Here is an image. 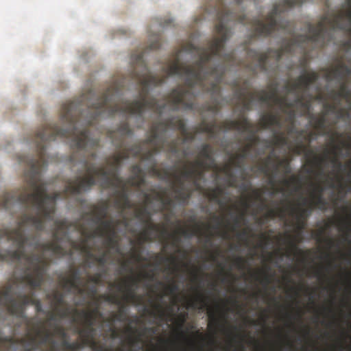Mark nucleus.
I'll return each instance as SVG.
<instances>
[{
	"mask_svg": "<svg viewBox=\"0 0 351 351\" xmlns=\"http://www.w3.org/2000/svg\"><path fill=\"white\" fill-rule=\"evenodd\" d=\"M224 40L215 38L208 41L206 47H197L188 43L182 50L195 52L199 59L188 65L180 62L179 51L169 64L164 66L163 75L152 74L143 60L147 50H156L161 45L158 36L149 45L145 51L134 52L131 55V63L134 67V75L141 87L139 99L133 101H125L120 103V94L123 82H115L107 88L101 96H96L93 91L82 95L75 101L65 103L60 111L62 127L57 124H46L38 129L32 138V143L40 152L41 147L46 151V143L55 141L56 138H69L71 147L74 150L70 160L73 164L78 162L86 171L84 176H76L74 179L67 181L65 193L79 195L88 191L97 184L100 178L99 185L103 189L114 188L115 206L121 211L134 208V203L130 199V183L127 179L120 177L119 170L123 160L130 156H140L142 162L147 163V169L154 175L150 169V162L144 160L143 156L147 149L143 141L135 143L130 147L124 146L123 142H115V146L121 151L107 158V165L97 167L92 160L97 158V148L99 140L90 136L88 125L95 123L101 117H109L121 113L134 115L144 121L143 114L146 110L162 114L167 105L178 109L192 110L196 93L194 88L198 87L201 92H206L213 96L221 93L220 84L225 73L224 66L209 65L210 61L217 55Z\"/></svg>",
	"mask_w": 351,
	"mask_h": 351,
	"instance_id": "f257e3e1",
	"label": "nucleus"
},
{
	"mask_svg": "<svg viewBox=\"0 0 351 351\" xmlns=\"http://www.w3.org/2000/svg\"><path fill=\"white\" fill-rule=\"evenodd\" d=\"M15 204L23 207L24 210L19 217L16 228L0 229V261L22 265L23 275L21 282L29 286L31 291L27 294L18 293L15 298L12 287L8 285L0 291V306L6 307L10 315L26 322L25 311L27 304H33L38 313L43 311L42 302L35 298L34 290L40 288L51 261L46 252H51L53 256H64L66 252L56 242L41 243L36 234L25 232L26 227L41 232L43 215L52 219L49 210L42 204L40 193L23 197H20L17 191L5 193L0 200V206L5 210H10Z\"/></svg>",
	"mask_w": 351,
	"mask_h": 351,
	"instance_id": "f03ea898",
	"label": "nucleus"
},
{
	"mask_svg": "<svg viewBox=\"0 0 351 351\" xmlns=\"http://www.w3.org/2000/svg\"><path fill=\"white\" fill-rule=\"evenodd\" d=\"M19 161L22 162V164L26 165L28 169L25 172L26 186L22 189L21 191H17L19 196L23 197L26 196V195L40 193L43 206L49 210L52 215L51 219L47 218L45 215L42 217L43 230L45 229V221H52L54 226L51 242H56L62 248L63 247L61 243L69 242L72 248L79 250L85 254L86 262L88 266L90 267V265L88 263L89 260L96 262L97 255L92 252L91 247L87 244L89 239L86 237H84L81 243L73 241V240L70 239L68 232L71 226L70 222L66 219H54L56 200L58 199H66L69 197H74L75 195H70V194L66 193L65 188L62 192H56L52 194L47 193L46 184L43 182L40 175L43 167L47 165L46 154H44V147H41L40 152H37L36 158L23 156L19 158ZM64 249L66 252L65 256L72 254L71 249H69V250L64 247Z\"/></svg>",
	"mask_w": 351,
	"mask_h": 351,
	"instance_id": "7ed1b4c3",
	"label": "nucleus"
},
{
	"mask_svg": "<svg viewBox=\"0 0 351 351\" xmlns=\"http://www.w3.org/2000/svg\"><path fill=\"white\" fill-rule=\"evenodd\" d=\"M169 129H177L184 136L183 141H192L197 134L208 133L213 137L220 130V123L217 124L216 121L208 123L203 120L194 128L193 132H189L186 127L185 121L180 117H171L165 121L154 123L150 128V134L144 143L149 147L146 148V152L143 155V160H148L150 164V169L154 176L158 178L167 179L170 173L167 169H159L154 158V155L161 151H166L173 155H178L180 152L179 138H175L171 141H167L165 135Z\"/></svg>",
	"mask_w": 351,
	"mask_h": 351,
	"instance_id": "20e7f679",
	"label": "nucleus"
},
{
	"mask_svg": "<svg viewBox=\"0 0 351 351\" xmlns=\"http://www.w3.org/2000/svg\"><path fill=\"white\" fill-rule=\"evenodd\" d=\"M143 195L145 197L142 204L138 206H134V215L137 219L145 225L144 229L138 234V243L143 245L145 243L152 242L155 239L159 237L163 243V247H167L169 244L174 247H178L180 242V235L191 238L193 235L201 233L199 228L192 230L182 228L180 221H177L178 228L176 232L170 234L165 225H159L153 223L152 219V213L148 206L154 199V195L144 192Z\"/></svg>",
	"mask_w": 351,
	"mask_h": 351,
	"instance_id": "39448f33",
	"label": "nucleus"
},
{
	"mask_svg": "<svg viewBox=\"0 0 351 351\" xmlns=\"http://www.w3.org/2000/svg\"><path fill=\"white\" fill-rule=\"evenodd\" d=\"M311 121L315 129L317 130L321 135H327L330 137V141L333 143V149L332 154L333 156L330 158V152L328 149L325 150V155L323 156H315L313 160H310L309 162L311 165V168L306 169L308 173H313V165H317L319 167V170L317 171L318 175H324V171L321 169L322 165L330 160L331 163L336 166L338 169H341L343 167L341 162L338 160V152H341L343 147L347 148L348 150L351 148V138L348 136L350 141L346 142L341 141L339 144L335 143L338 138L343 137L342 133L337 132H332L329 129L327 120V112H324L321 115L316 117L314 114L311 116Z\"/></svg>",
	"mask_w": 351,
	"mask_h": 351,
	"instance_id": "423d86ee",
	"label": "nucleus"
},
{
	"mask_svg": "<svg viewBox=\"0 0 351 351\" xmlns=\"http://www.w3.org/2000/svg\"><path fill=\"white\" fill-rule=\"evenodd\" d=\"M214 165L213 148L209 143H204L200 147L197 159L183 166L182 175L191 180L196 190H201V180L206 171L213 169Z\"/></svg>",
	"mask_w": 351,
	"mask_h": 351,
	"instance_id": "0eeeda50",
	"label": "nucleus"
},
{
	"mask_svg": "<svg viewBox=\"0 0 351 351\" xmlns=\"http://www.w3.org/2000/svg\"><path fill=\"white\" fill-rule=\"evenodd\" d=\"M325 71V78L330 82L337 80L340 86L337 92H334L336 95L341 96L346 101H351V90L348 86L349 77L351 75V67L345 63L340 62L333 69H323Z\"/></svg>",
	"mask_w": 351,
	"mask_h": 351,
	"instance_id": "6e6552de",
	"label": "nucleus"
},
{
	"mask_svg": "<svg viewBox=\"0 0 351 351\" xmlns=\"http://www.w3.org/2000/svg\"><path fill=\"white\" fill-rule=\"evenodd\" d=\"M259 129L256 127V124L251 123L245 115L242 116L241 119L224 120L220 123L221 130H236L240 131V132H247L248 135L246 136V141L247 143H252V147L261 141V138L256 134Z\"/></svg>",
	"mask_w": 351,
	"mask_h": 351,
	"instance_id": "1a4fd4ad",
	"label": "nucleus"
},
{
	"mask_svg": "<svg viewBox=\"0 0 351 351\" xmlns=\"http://www.w3.org/2000/svg\"><path fill=\"white\" fill-rule=\"evenodd\" d=\"M154 275L149 273H143L138 276H130L123 280L122 284H112L120 292L124 293L123 300L125 303L136 304L138 296L135 289L138 288L142 279L154 280Z\"/></svg>",
	"mask_w": 351,
	"mask_h": 351,
	"instance_id": "9d476101",
	"label": "nucleus"
},
{
	"mask_svg": "<svg viewBox=\"0 0 351 351\" xmlns=\"http://www.w3.org/2000/svg\"><path fill=\"white\" fill-rule=\"evenodd\" d=\"M271 160L272 158L271 156H267L265 159L263 160L262 165H259L258 169L263 174L267 176L269 184L273 187H275L277 183L276 176L279 169H282V171L285 176L291 174L292 170L291 168V160L288 159V158H283L281 160H278V164L275 165L274 167V170L271 171L269 165L271 164Z\"/></svg>",
	"mask_w": 351,
	"mask_h": 351,
	"instance_id": "9b49d317",
	"label": "nucleus"
},
{
	"mask_svg": "<svg viewBox=\"0 0 351 351\" xmlns=\"http://www.w3.org/2000/svg\"><path fill=\"white\" fill-rule=\"evenodd\" d=\"M125 222V220H113L106 219L102 220L97 228L93 230H90L85 228L84 225L80 226V230L83 236H86L88 239H94L97 237L104 238L105 236L113 232L116 230V226L120 225Z\"/></svg>",
	"mask_w": 351,
	"mask_h": 351,
	"instance_id": "f8f14e48",
	"label": "nucleus"
},
{
	"mask_svg": "<svg viewBox=\"0 0 351 351\" xmlns=\"http://www.w3.org/2000/svg\"><path fill=\"white\" fill-rule=\"evenodd\" d=\"M269 91L262 90L258 91V101L264 103H273L278 107L289 108L292 106L289 101L287 95L278 96V83L272 82L269 85Z\"/></svg>",
	"mask_w": 351,
	"mask_h": 351,
	"instance_id": "ddd939ff",
	"label": "nucleus"
},
{
	"mask_svg": "<svg viewBox=\"0 0 351 351\" xmlns=\"http://www.w3.org/2000/svg\"><path fill=\"white\" fill-rule=\"evenodd\" d=\"M173 176L177 182V184H173L172 186L173 191L175 193L174 199L176 201L180 202L182 205H186L189 201L193 192L190 189H186L182 179L186 180H190V179H186L183 177L182 170L180 174L178 173H173Z\"/></svg>",
	"mask_w": 351,
	"mask_h": 351,
	"instance_id": "4468645a",
	"label": "nucleus"
},
{
	"mask_svg": "<svg viewBox=\"0 0 351 351\" xmlns=\"http://www.w3.org/2000/svg\"><path fill=\"white\" fill-rule=\"evenodd\" d=\"M290 213L295 217V228L298 233H302L306 226V221L314 210L313 206L308 205L307 207L290 206Z\"/></svg>",
	"mask_w": 351,
	"mask_h": 351,
	"instance_id": "2eb2a0df",
	"label": "nucleus"
},
{
	"mask_svg": "<svg viewBox=\"0 0 351 351\" xmlns=\"http://www.w3.org/2000/svg\"><path fill=\"white\" fill-rule=\"evenodd\" d=\"M258 92H249L247 87L240 88L236 89L234 95L237 97L238 105L243 106V109L241 112L240 119L242 116L245 115V111L251 110L253 101L256 99L258 100Z\"/></svg>",
	"mask_w": 351,
	"mask_h": 351,
	"instance_id": "dca6fc26",
	"label": "nucleus"
},
{
	"mask_svg": "<svg viewBox=\"0 0 351 351\" xmlns=\"http://www.w3.org/2000/svg\"><path fill=\"white\" fill-rule=\"evenodd\" d=\"M46 298L51 302L57 315L60 317L69 316V308L62 307L65 304V295L63 293L58 289H54L51 293H47Z\"/></svg>",
	"mask_w": 351,
	"mask_h": 351,
	"instance_id": "f3484780",
	"label": "nucleus"
},
{
	"mask_svg": "<svg viewBox=\"0 0 351 351\" xmlns=\"http://www.w3.org/2000/svg\"><path fill=\"white\" fill-rule=\"evenodd\" d=\"M79 335L82 338V344L89 346L94 351H108L105 349L102 345H99L95 341L96 329L90 328L88 326H84L79 331Z\"/></svg>",
	"mask_w": 351,
	"mask_h": 351,
	"instance_id": "a211bd4d",
	"label": "nucleus"
},
{
	"mask_svg": "<svg viewBox=\"0 0 351 351\" xmlns=\"http://www.w3.org/2000/svg\"><path fill=\"white\" fill-rule=\"evenodd\" d=\"M261 129H269L272 132L275 129H282L283 123L281 115L278 112H269L261 117L259 123Z\"/></svg>",
	"mask_w": 351,
	"mask_h": 351,
	"instance_id": "6ab92c4d",
	"label": "nucleus"
},
{
	"mask_svg": "<svg viewBox=\"0 0 351 351\" xmlns=\"http://www.w3.org/2000/svg\"><path fill=\"white\" fill-rule=\"evenodd\" d=\"M310 87L305 73L299 75L293 82H287L285 86L287 93H304L305 95Z\"/></svg>",
	"mask_w": 351,
	"mask_h": 351,
	"instance_id": "aec40b11",
	"label": "nucleus"
},
{
	"mask_svg": "<svg viewBox=\"0 0 351 351\" xmlns=\"http://www.w3.org/2000/svg\"><path fill=\"white\" fill-rule=\"evenodd\" d=\"M100 298H103L104 301L117 304L120 308L117 313L114 315V319L119 322H123L126 319V313L124 310V303L119 298L117 294H103L100 295Z\"/></svg>",
	"mask_w": 351,
	"mask_h": 351,
	"instance_id": "412c9836",
	"label": "nucleus"
},
{
	"mask_svg": "<svg viewBox=\"0 0 351 351\" xmlns=\"http://www.w3.org/2000/svg\"><path fill=\"white\" fill-rule=\"evenodd\" d=\"M131 176L127 178L130 186L140 189L145 182V173L139 164L134 165L130 168Z\"/></svg>",
	"mask_w": 351,
	"mask_h": 351,
	"instance_id": "4be33fe9",
	"label": "nucleus"
},
{
	"mask_svg": "<svg viewBox=\"0 0 351 351\" xmlns=\"http://www.w3.org/2000/svg\"><path fill=\"white\" fill-rule=\"evenodd\" d=\"M295 98L293 101L295 103V106H299L302 110V115L303 116H308L311 119V101L313 100V96L311 95H308V99L304 93H298V95H294Z\"/></svg>",
	"mask_w": 351,
	"mask_h": 351,
	"instance_id": "5701e85b",
	"label": "nucleus"
},
{
	"mask_svg": "<svg viewBox=\"0 0 351 351\" xmlns=\"http://www.w3.org/2000/svg\"><path fill=\"white\" fill-rule=\"evenodd\" d=\"M309 205L310 206L317 208L321 210H326L328 203L325 200L323 194H314L311 193V199L308 202L306 197H302V206H306Z\"/></svg>",
	"mask_w": 351,
	"mask_h": 351,
	"instance_id": "b1692460",
	"label": "nucleus"
},
{
	"mask_svg": "<svg viewBox=\"0 0 351 351\" xmlns=\"http://www.w3.org/2000/svg\"><path fill=\"white\" fill-rule=\"evenodd\" d=\"M108 213V202H103L99 205L95 206L94 210L88 213V215H91V221L98 225L101 223L102 220L106 219Z\"/></svg>",
	"mask_w": 351,
	"mask_h": 351,
	"instance_id": "393cba45",
	"label": "nucleus"
},
{
	"mask_svg": "<svg viewBox=\"0 0 351 351\" xmlns=\"http://www.w3.org/2000/svg\"><path fill=\"white\" fill-rule=\"evenodd\" d=\"M280 182L284 185V187L276 188V192L285 193L286 188L290 187L291 185H295V191H298L301 187L302 179L300 176L292 175L289 179L282 178Z\"/></svg>",
	"mask_w": 351,
	"mask_h": 351,
	"instance_id": "a878e982",
	"label": "nucleus"
},
{
	"mask_svg": "<svg viewBox=\"0 0 351 351\" xmlns=\"http://www.w3.org/2000/svg\"><path fill=\"white\" fill-rule=\"evenodd\" d=\"M252 149V143H246L241 148L240 152L235 154L232 157V165L238 167H241L243 164L245 158H247L251 150Z\"/></svg>",
	"mask_w": 351,
	"mask_h": 351,
	"instance_id": "bb28decb",
	"label": "nucleus"
},
{
	"mask_svg": "<svg viewBox=\"0 0 351 351\" xmlns=\"http://www.w3.org/2000/svg\"><path fill=\"white\" fill-rule=\"evenodd\" d=\"M154 192V199H157L160 201L162 204V210H170L171 206L173 205V200L169 194L167 193V189H165L162 192Z\"/></svg>",
	"mask_w": 351,
	"mask_h": 351,
	"instance_id": "cd10ccee",
	"label": "nucleus"
},
{
	"mask_svg": "<svg viewBox=\"0 0 351 351\" xmlns=\"http://www.w3.org/2000/svg\"><path fill=\"white\" fill-rule=\"evenodd\" d=\"M223 193V189L218 186L208 189L206 195L209 199V201L216 202L220 206H224L225 202L221 198Z\"/></svg>",
	"mask_w": 351,
	"mask_h": 351,
	"instance_id": "c85d7f7f",
	"label": "nucleus"
},
{
	"mask_svg": "<svg viewBox=\"0 0 351 351\" xmlns=\"http://www.w3.org/2000/svg\"><path fill=\"white\" fill-rule=\"evenodd\" d=\"M274 138L272 141L263 140V142L269 143L268 147H271V145L274 146H285L288 143V138L281 129L274 130Z\"/></svg>",
	"mask_w": 351,
	"mask_h": 351,
	"instance_id": "c756f323",
	"label": "nucleus"
},
{
	"mask_svg": "<svg viewBox=\"0 0 351 351\" xmlns=\"http://www.w3.org/2000/svg\"><path fill=\"white\" fill-rule=\"evenodd\" d=\"M104 238L106 239L104 244L109 252L110 250H113L117 252H120L119 240L116 230L106 235Z\"/></svg>",
	"mask_w": 351,
	"mask_h": 351,
	"instance_id": "7c9ffc66",
	"label": "nucleus"
},
{
	"mask_svg": "<svg viewBox=\"0 0 351 351\" xmlns=\"http://www.w3.org/2000/svg\"><path fill=\"white\" fill-rule=\"evenodd\" d=\"M73 312L74 315H78L83 318L84 326L90 327V328H95L94 325L95 322V317L93 313H88V311H77L75 308Z\"/></svg>",
	"mask_w": 351,
	"mask_h": 351,
	"instance_id": "2f4dec72",
	"label": "nucleus"
},
{
	"mask_svg": "<svg viewBox=\"0 0 351 351\" xmlns=\"http://www.w3.org/2000/svg\"><path fill=\"white\" fill-rule=\"evenodd\" d=\"M285 240L287 241L288 243L290 245V250L287 252V256H290L291 254H294L295 252H298L302 255L303 260H305L307 253H309L310 251L304 252L298 249V243L296 242L295 238L291 237L290 234H286Z\"/></svg>",
	"mask_w": 351,
	"mask_h": 351,
	"instance_id": "473e14b6",
	"label": "nucleus"
},
{
	"mask_svg": "<svg viewBox=\"0 0 351 351\" xmlns=\"http://www.w3.org/2000/svg\"><path fill=\"white\" fill-rule=\"evenodd\" d=\"M190 306L195 308L203 309L208 307V298L204 294L199 293L197 295L195 299L190 302Z\"/></svg>",
	"mask_w": 351,
	"mask_h": 351,
	"instance_id": "72a5a7b5",
	"label": "nucleus"
},
{
	"mask_svg": "<svg viewBox=\"0 0 351 351\" xmlns=\"http://www.w3.org/2000/svg\"><path fill=\"white\" fill-rule=\"evenodd\" d=\"M155 259L157 261V265H161L162 263H171L173 265V271H178V259L174 256H171L169 257L163 256L161 254H156L155 255Z\"/></svg>",
	"mask_w": 351,
	"mask_h": 351,
	"instance_id": "f704fd0d",
	"label": "nucleus"
},
{
	"mask_svg": "<svg viewBox=\"0 0 351 351\" xmlns=\"http://www.w3.org/2000/svg\"><path fill=\"white\" fill-rule=\"evenodd\" d=\"M292 106L289 107L288 108H284V107H279L280 110H281L282 113L286 114V121L288 124L294 123L295 121V111L293 108L295 106V103L293 101H290Z\"/></svg>",
	"mask_w": 351,
	"mask_h": 351,
	"instance_id": "c9c22d12",
	"label": "nucleus"
},
{
	"mask_svg": "<svg viewBox=\"0 0 351 351\" xmlns=\"http://www.w3.org/2000/svg\"><path fill=\"white\" fill-rule=\"evenodd\" d=\"M69 286L70 288L75 289L80 294H84L86 293V289L84 288L81 287L80 283L76 282L75 280H72V278H64V285L63 287H67Z\"/></svg>",
	"mask_w": 351,
	"mask_h": 351,
	"instance_id": "e433bc0d",
	"label": "nucleus"
},
{
	"mask_svg": "<svg viewBox=\"0 0 351 351\" xmlns=\"http://www.w3.org/2000/svg\"><path fill=\"white\" fill-rule=\"evenodd\" d=\"M208 328L216 329L217 327L221 326V319L219 317H217L215 312L210 308L208 311Z\"/></svg>",
	"mask_w": 351,
	"mask_h": 351,
	"instance_id": "4c0bfd02",
	"label": "nucleus"
},
{
	"mask_svg": "<svg viewBox=\"0 0 351 351\" xmlns=\"http://www.w3.org/2000/svg\"><path fill=\"white\" fill-rule=\"evenodd\" d=\"M110 253L108 250L103 251L99 255H96V263L100 266H104L110 260Z\"/></svg>",
	"mask_w": 351,
	"mask_h": 351,
	"instance_id": "58836bf2",
	"label": "nucleus"
},
{
	"mask_svg": "<svg viewBox=\"0 0 351 351\" xmlns=\"http://www.w3.org/2000/svg\"><path fill=\"white\" fill-rule=\"evenodd\" d=\"M118 132L122 138L125 136H131L132 135V130L127 123H124L121 125L118 129Z\"/></svg>",
	"mask_w": 351,
	"mask_h": 351,
	"instance_id": "ea45409f",
	"label": "nucleus"
},
{
	"mask_svg": "<svg viewBox=\"0 0 351 351\" xmlns=\"http://www.w3.org/2000/svg\"><path fill=\"white\" fill-rule=\"evenodd\" d=\"M287 130V133L289 134H296L298 135V136H303V135H304L306 133L305 130H303V129L298 130L295 127V123L288 124Z\"/></svg>",
	"mask_w": 351,
	"mask_h": 351,
	"instance_id": "a19ab883",
	"label": "nucleus"
},
{
	"mask_svg": "<svg viewBox=\"0 0 351 351\" xmlns=\"http://www.w3.org/2000/svg\"><path fill=\"white\" fill-rule=\"evenodd\" d=\"M285 212H286V209H285V208H282L281 209H280L278 210H276L274 209H270L267 212L266 217H271V219H273V217L279 216L282 219H283V217H285Z\"/></svg>",
	"mask_w": 351,
	"mask_h": 351,
	"instance_id": "79ce46f5",
	"label": "nucleus"
},
{
	"mask_svg": "<svg viewBox=\"0 0 351 351\" xmlns=\"http://www.w3.org/2000/svg\"><path fill=\"white\" fill-rule=\"evenodd\" d=\"M324 112H326L327 115L330 113L337 114L338 104L337 103H325L324 105Z\"/></svg>",
	"mask_w": 351,
	"mask_h": 351,
	"instance_id": "37998d69",
	"label": "nucleus"
},
{
	"mask_svg": "<svg viewBox=\"0 0 351 351\" xmlns=\"http://www.w3.org/2000/svg\"><path fill=\"white\" fill-rule=\"evenodd\" d=\"M102 275L97 273L94 275L88 276V282L94 284V285H99L101 282Z\"/></svg>",
	"mask_w": 351,
	"mask_h": 351,
	"instance_id": "c03bdc74",
	"label": "nucleus"
},
{
	"mask_svg": "<svg viewBox=\"0 0 351 351\" xmlns=\"http://www.w3.org/2000/svg\"><path fill=\"white\" fill-rule=\"evenodd\" d=\"M305 74L309 82L310 86L312 84L316 82L317 80H318L319 76L318 73L314 71L306 72Z\"/></svg>",
	"mask_w": 351,
	"mask_h": 351,
	"instance_id": "a18cd8bd",
	"label": "nucleus"
},
{
	"mask_svg": "<svg viewBox=\"0 0 351 351\" xmlns=\"http://www.w3.org/2000/svg\"><path fill=\"white\" fill-rule=\"evenodd\" d=\"M337 119H349L350 114L348 110H346L344 108H338L337 107Z\"/></svg>",
	"mask_w": 351,
	"mask_h": 351,
	"instance_id": "49530a36",
	"label": "nucleus"
},
{
	"mask_svg": "<svg viewBox=\"0 0 351 351\" xmlns=\"http://www.w3.org/2000/svg\"><path fill=\"white\" fill-rule=\"evenodd\" d=\"M234 263L240 269H243V268L245 267L246 261L243 257L237 256L234 261Z\"/></svg>",
	"mask_w": 351,
	"mask_h": 351,
	"instance_id": "de8ad7c7",
	"label": "nucleus"
},
{
	"mask_svg": "<svg viewBox=\"0 0 351 351\" xmlns=\"http://www.w3.org/2000/svg\"><path fill=\"white\" fill-rule=\"evenodd\" d=\"M245 215L244 212L241 213L240 215H234L233 217V223L234 226L232 228V230H235L237 227H239L241 225V221Z\"/></svg>",
	"mask_w": 351,
	"mask_h": 351,
	"instance_id": "09e8293b",
	"label": "nucleus"
},
{
	"mask_svg": "<svg viewBox=\"0 0 351 351\" xmlns=\"http://www.w3.org/2000/svg\"><path fill=\"white\" fill-rule=\"evenodd\" d=\"M166 289L167 290L169 293L173 294V293L178 292L179 287H178V285L176 283H175L174 281H173V282L171 284H170L169 285H168L166 287Z\"/></svg>",
	"mask_w": 351,
	"mask_h": 351,
	"instance_id": "8fccbe9b",
	"label": "nucleus"
},
{
	"mask_svg": "<svg viewBox=\"0 0 351 351\" xmlns=\"http://www.w3.org/2000/svg\"><path fill=\"white\" fill-rule=\"evenodd\" d=\"M156 309L158 310V316L159 317H160V319H161L162 320H165V319H167V316H168V315H167V313L165 312V310H163V308H162V306H160V305H156Z\"/></svg>",
	"mask_w": 351,
	"mask_h": 351,
	"instance_id": "3c124183",
	"label": "nucleus"
},
{
	"mask_svg": "<svg viewBox=\"0 0 351 351\" xmlns=\"http://www.w3.org/2000/svg\"><path fill=\"white\" fill-rule=\"evenodd\" d=\"M260 281L261 283H263L265 285H267L271 283V276H269L267 271H263V277Z\"/></svg>",
	"mask_w": 351,
	"mask_h": 351,
	"instance_id": "603ef678",
	"label": "nucleus"
},
{
	"mask_svg": "<svg viewBox=\"0 0 351 351\" xmlns=\"http://www.w3.org/2000/svg\"><path fill=\"white\" fill-rule=\"evenodd\" d=\"M42 333H44V336L43 338V342L46 343L47 341L51 338V334L50 333V332L49 330L42 331L41 330H38L37 331V335H41Z\"/></svg>",
	"mask_w": 351,
	"mask_h": 351,
	"instance_id": "864d4df0",
	"label": "nucleus"
},
{
	"mask_svg": "<svg viewBox=\"0 0 351 351\" xmlns=\"http://www.w3.org/2000/svg\"><path fill=\"white\" fill-rule=\"evenodd\" d=\"M324 191V188L320 184H317L313 185V192L312 193L314 194H323Z\"/></svg>",
	"mask_w": 351,
	"mask_h": 351,
	"instance_id": "5fc2aeb1",
	"label": "nucleus"
},
{
	"mask_svg": "<svg viewBox=\"0 0 351 351\" xmlns=\"http://www.w3.org/2000/svg\"><path fill=\"white\" fill-rule=\"evenodd\" d=\"M143 334L138 335V336H136L135 337H132V336L129 338V343L130 346H134L135 343H139L141 341V336Z\"/></svg>",
	"mask_w": 351,
	"mask_h": 351,
	"instance_id": "6e6d98bb",
	"label": "nucleus"
},
{
	"mask_svg": "<svg viewBox=\"0 0 351 351\" xmlns=\"http://www.w3.org/2000/svg\"><path fill=\"white\" fill-rule=\"evenodd\" d=\"M213 219L215 220V221L217 223V224L214 226H213V228L214 229H218L219 226L221 225L223 219L221 218V217L217 216L216 215H213Z\"/></svg>",
	"mask_w": 351,
	"mask_h": 351,
	"instance_id": "4d7b16f0",
	"label": "nucleus"
},
{
	"mask_svg": "<svg viewBox=\"0 0 351 351\" xmlns=\"http://www.w3.org/2000/svg\"><path fill=\"white\" fill-rule=\"evenodd\" d=\"M84 346V345L82 344V342L81 343L77 342L71 343V344H69V350H73L76 351V350L83 348Z\"/></svg>",
	"mask_w": 351,
	"mask_h": 351,
	"instance_id": "13d9d810",
	"label": "nucleus"
},
{
	"mask_svg": "<svg viewBox=\"0 0 351 351\" xmlns=\"http://www.w3.org/2000/svg\"><path fill=\"white\" fill-rule=\"evenodd\" d=\"M70 278L72 279V280H75L76 282H78L79 283H80V271L75 269L72 272V274L71 275Z\"/></svg>",
	"mask_w": 351,
	"mask_h": 351,
	"instance_id": "bf43d9fd",
	"label": "nucleus"
},
{
	"mask_svg": "<svg viewBox=\"0 0 351 351\" xmlns=\"http://www.w3.org/2000/svg\"><path fill=\"white\" fill-rule=\"evenodd\" d=\"M132 257L133 258L139 262L143 261V258L142 257L141 253L139 251L136 250V249H134L133 253H132Z\"/></svg>",
	"mask_w": 351,
	"mask_h": 351,
	"instance_id": "052dcab7",
	"label": "nucleus"
},
{
	"mask_svg": "<svg viewBox=\"0 0 351 351\" xmlns=\"http://www.w3.org/2000/svg\"><path fill=\"white\" fill-rule=\"evenodd\" d=\"M334 92H338V90H335V89H332L331 91H330L329 96L332 99L337 101V103H339L342 97L341 96L335 95Z\"/></svg>",
	"mask_w": 351,
	"mask_h": 351,
	"instance_id": "680f3d73",
	"label": "nucleus"
},
{
	"mask_svg": "<svg viewBox=\"0 0 351 351\" xmlns=\"http://www.w3.org/2000/svg\"><path fill=\"white\" fill-rule=\"evenodd\" d=\"M252 193L255 199H260L262 198L263 192L261 189H256L253 190Z\"/></svg>",
	"mask_w": 351,
	"mask_h": 351,
	"instance_id": "e2e57ef3",
	"label": "nucleus"
},
{
	"mask_svg": "<svg viewBox=\"0 0 351 351\" xmlns=\"http://www.w3.org/2000/svg\"><path fill=\"white\" fill-rule=\"evenodd\" d=\"M248 234H249L248 230L246 229H244L243 230H241L240 232H239L237 234V236L240 239H247Z\"/></svg>",
	"mask_w": 351,
	"mask_h": 351,
	"instance_id": "0e129e2a",
	"label": "nucleus"
},
{
	"mask_svg": "<svg viewBox=\"0 0 351 351\" xmlns=\"http://www.w3.org/2000/svg\"><path fill=\"white\" fill-rule=\"evenodd\" d=\"M307 64H308V61L306 60V58H305V56H304L301 60H300V66L302 69H304V73H306V67L307 66Z\"/></svg>",
	"mask_w": 351,
	"mask_h": 351,
	"instance_id": "69168bd1",
	"label": "nucleus"
},
{
	"mask_svg": "<svg viewBox=\"0 0 351 351\" xmlns=\"http://www.w3.org/2000/svg\"><path fill=\"white\" fill-rule=\"evenodd\" d=\"M208 110L212 111L214 113H217V112L219 110V106L218 104L209 106Z\"/></svg>",
	"mask_w": 351,
	"mask_h": 351,
	"instance_id": "338daca9",
	"label": "nucleus"
},
{
	"mask_svg": "<svg viewBox=\"0 0 351 351\" xmlns=\"http://www.w3.org/2000/svg\"><path fill=\"white\" fill-rule=\"evenodd\" d=\"M88 293L92 295H95L97 294V287L96 285H92L91 287H89L88 289Z\"/></svg>",
	"mask_w": 351,
	"mask_h": 351,
	"instance_id": "774afa93",
	"label": "nucleus"
}]
</instances>
